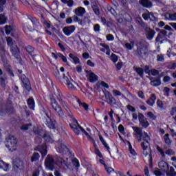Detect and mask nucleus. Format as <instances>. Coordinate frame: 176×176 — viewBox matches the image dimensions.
Listing matches in <instances>:
<instances>
[{
  "label": "nucleus",
  "instance_id": "774afa93",
  "mask_svg": "<svg viewBox=\"0 0 176 176\" xmlns=\"http://www.w3.org/2000/svg\"><path fill=\"white\" fill-rule=\"evenodd\" d=\"M149 14H150V18H149V20L151 21H156L157 20V18L156 16H155V14H153V12H149Z\"/></svg>",
  "mask_w": 176,
  "mask_h": 176
},
{
  "label": "nucleus",
  "instance_id": "72a5a7b5",
  "mask_svg": "<svg viewBox=\"0 0 176 176\" xmlns=\"http://www.w3.org/2000/svg\"><path fill=\"white\" fill-rule=\"evenodd\" d=\"M134 71L140 76V78H144V69L142 67H133Z\"/></svg>",
  "mask_w": 176,
  "mask_h": 176
},
{
  "label": "nucleus",
  "instance_id": "338daca9",
  "mask_svg": "<svg viewBox=\"0 0 176 176\" xmlns=\"http://www.w3.org/2000/svg\"><path fill=\"white\" fill-rule=\"evenodd\" d=\"M169 19L171 21H176V12L173 14H169Z\"/></svg>",
  "mask_w": 176,
  "mask_h": 176
},
{
  "label": "nucleus",
  "instance_id": "9b49d317",
  "mask_svg": "<svg viewBox=\"0 0 176 176\" xmlns=\"http://www.w3.org/2000/svg\"><path fill=\"white\" fill-rule=\"evenodd\" d=\"M38 14L41 17V21L43 20H44L43 25L46 27L45 29L46 34H47V35H50V36L53 35L52 32H50L49 30H47V28L49 29V28H52V24H50V23H49L47 21V20H45V16L43 15V14L42 12H39Z\"/></svg>",
  "mask_w": 176,
  "mask_h": 176
},
{
  "label": "nucleus",
  "instance_id": "e433bc0d",
  "mask_svg": "<svg viewBox=\"0 0 176 176\" xmlns=\"http://www.w3.org/2000/svg\"><path fill=\"white\" fill-rule=\"evenodd\" d=\"M166 173L167 176H176L175 170L173 166H170V170H168Z\"/></svg>",
  "mask_w": 176,
  "mask_h": 176
},
{
  "label": "nucleus",
  "instance_id": "2eb2a0df",
  "mask_svg": "<svg viewBox=\"0 0 176 176\" xmlns=\"http://www.w3.org/2000/svg\"><path fill=\"white\" fill-rule=\"evenodd\" d=\"M6 50L5 49V45H0V57L2 63H8V59L6 58Z\"/></svg>",
  "mask_w": 176,
  "mask_h": 176
},
{
  "label": "nucleus",
  "instance_id": "b1692460",
  "mask_svg": "<svg viewBox=\"0 0 176 176\" xmlns=\"http://www.w3.org/2000/svg\"><path fill=\"white\" fill-rule=\"evenodd\" d=\"M27 104L30 109H32V111H35V100H34V98H29L27 100Z\"/></svg>",
  "mask_w": 176,
  "mask_h": 176
},
{
  "label": "nucleus",
  "instance_id": "680f3d73",
  "mask_svg": "<svg viewBox=\"0 0 176 176\" xmlns=\"http://www.w3.org/2000/svg\"><path fill=\"white\" fill-rule=\"evenodd\" d=\"M157 151L160 153L162 157H166V153H164V151H163L160 146H157Z\"/></svg>",
  "mask_w": 176,
  "mask_h": 176
},
{
  "label": "nucleus",
  "instance_id": "603ef678",
  "mask_svg": "<svg viewBox=\"0 0 176 176\" xmlns=\"http://www.w3.org/2000/svg\"><path fill=\"white\" fill-rule=\"evenodd\" d=\"M32 126V124H25L21 126V130H23L24 131H27V130H29L30 127Z\"/></svg>",
  "mask_w": 176,
  "mask_h": 176
},
{
  "label": "nucleus",
  "instance_id": "e2e57ef3",
  "mask_svg": "<svg viewBox=\"0 0 176 176\" xmlns=\"http://www.w3.org/2000/svg\"><path fill=\"white\" fill-rule=\"evenodd\" d=\"M150 74H151V75L153 76H157V75H159V70H157L156 69H152L150 72Z\"/></svg>",
  "mask_w": 176,
  "mask_h": 176
},
{
  "label": "nucleus",
  "instance_id": "c756f323",
  "mask_svg": "<svg viewBox=\"0 0 176 176\" xmlns=\"http://www.w3.org/2000/svg\"><path fill=\"white\" fill-rule=\"evenodd\" d=\"M72 163L74 168H76L78 171V170H79V168L80 167V162H79V160H78V158L76 157H74L72 160Z\"/></svg>",
  "mask_w": 176,
  "mask_h": 176
},
{
  "label": "nucleus",
  "instance_id": "f03ea898",
  "mask_svg": "<svg viewBox=\"0 0 176 176\" xmlns=\"http://www.w3.org/2000/svg\"><path fill=\"white\" fill-rule=\"evenodd\" d=\"M137 23L139 25H141L142 28H145V35L148 41H152L156 34V32L153 29L146 27V23L142 21V18L141 17H138Z\"/></svg>",
  "mask_w": 176,
  "mask_h": 176
},
{
  "label": "nucleus",
  "instance_id": "ddd939ff",
  "mask_svg": "<svg viewBox=\"0 0 176 176\" xmlns=\"http://www.w3.org/2000/svg\"><path fill=\"white\" fill-rule=\"evenodd\" d=\"M45 115L47 118L45 122L46 126H47L49 129H51V130H54V129H56V120H52V118L49 116L48 113Z\"/></svg>",
  "mask_w": 176,
  "mask_h": 176
},
{
  "label": "nucleus",
  "instance_id": "052dcab7",
  "mask_svg": "<svg viewBox=\"0 0 176 176\" xmlns=\"http://www.w3.org/2000/svg\"><path fill=\"white\" fill-rule=\"evenodd\" d=\"M150 12L148 11V13H143L142 15V17L144 19V20H145V21H148V20H149L150 19V14H149Z\"/></svg>",
  "mask_w": 176,
  "mask_h": 176
},
{
  "label": "nucleus",
  "instance_id": "aec40b11",
  "mask_svg": "<svg viewBox=\"0 0 176 176\" xmlns=\"http://www.w3.org/2000/svg\"><path fill=\"white\" fill-rule=\"evenodd\" d=\"M139 3L143 6V8H152L153 6V4L152 3V1L150 0H140Z\"/></svg>",
  "mask_w": 176,
  "mask_h": 176
},
{
  "label": "nucleus",
  "instance_id": "ea45409f",
  "mask_svg": "<svg viewBox=\"0 0 176 176\" xmlns=\"http://www.w3.org/2000/svg\"><path fill=\"white\" fill-rule=\"evenodd\" d=\"M56 162L57 164H60V166H67V162L61 157H57Z\"/></svg>",
  "mask_w": 176,
  "mask_h": 176
},
{
  "label": "nucleus",
  "instance_id": "f3484780",
  "mask_svg": "<svg viewBox=\"0 0 176 176\" xmlns=\"http://www.w3.org/2000/svg\"><path fill=\"white\" fill-rule=\"evenodd\" d=\"M52 137H53V134H52V133L45 132L43 136V138L47 144H53V142H54V140H53V138Z\"/></svg>",
  "mask_w": 176,
  "mask_h": 176
},
{
  "label": "nucleus",
  "instance_id": "a18cd8bd",
  "mask_svg": "<svg viewBox=\"0 0 176 176\" xmlns=\"http://www.w3.org/2000/svg\"><path fill=\"white\" fill-rule=\"evenodd\" d=\"M76 126L79 131V134H80V131H82V133H83V134L85 135L87 133V131H86V130H85V129L79 124V122H78V124H76Z\"/></svg>",
  "mask_w": 176,
  "mask_h": 176
},
{
  "label": "nucleus",
  "instance_id": "bf43d9fd",
  "mask_svg": "<svg viewBox=\"0 0 176 176\" xmlns=\"http://www.w3.org/2000/svg\"><path fill=\"white\" fill-rule=\"evenodd\" d=\"M107 10L113 16H116V10H115L113 8L111 7V6L107 7Z\"/></svg>",
  "mask_w": 176,
  "mask_h": 176
},
{
  "label": "nucleus",
  "instance_id": "1a4fd4ad",
  "mask_svg": "<svg viewBox=\"0 0 176 176\" xmlns=\"http://www.w3.org/2000/svg\"><path fill=\"white\" fill-rule=\"evenodd\" d=\"M57 164V162L54 161V157L52 155H48L45 160V166L46 168H48L50 171H54V166Z\"/></svg>",
  "mask_w": 176,
  "mask_h": 176
},
{
  "label": "nucleus",
  "instance_id": "f8f14e48",
  "mask_svg": "<svg viewBox=\"0 0 176 176\" xmlns=\"http://www.w3.org/2000/svg\"><path fill=\"white\" fill-rule=\"evenodd\" d=\"M76 30V27L75 25H72L70 26H65L63 28V34L66 35V36H70L72 34H74L75 32V30Z\"/></svg>",
  "mask_w": 176,
  "mask_h": 176
},
{
  "label": "nucleus",
  "instance_id": "09e8293b",
  "mask_svg": "<svg viewBox=\"0 0 176 176\" xmlns=\"http://www.w3.org/2000/svg\"><path fill=\"white\" fill-rule=\"evenodd\" d=\"M58 56L60 58H61V60H62V61H63V63H65V64H68V60L67 59V57H65V56H64V54H61L60 52H58Z\"/></svg>",
  "mask_w": 176,
  "mask_h": 176
},
{
  "label": "nucleus",
  "instance_id": "69168bd1",
  "mask_svg": "<svg viewBox=\"0 0 176 176\" xmlns=\"http://www.w3.org/2000/svg\"><path fill=\"white\" fill-rule=\"evenodd\" d=\"M126 108L128 109V111H129L130 112H135V107L131 106V104H128L126 105Z\"/></svg>",
  "mask_w": 176,
  "mask_h": 176
},
{
  "label": "nucleus",
  "instance_id": "13d9d810",
  "mask_svg": "<svg viewBox=\"0 0 176 176\" xmlns=\"http://www.w3.org/2000/svg\"><path fill=\"white\" fill-rule=\"evenodd\" d=\"M33 28H38L41 25L39 21L36 18V20L34 22H32Z\"/></svg>",
  "mask_w": 176,
  "mask_h": 176
},
{
  "label": "nucleus",
  "instance_id": "39448f33",
  "mask_svg": "<svg viewBox=\"0 0 176 176\" xmlns=\"http://www.w3.org/2000/svg\"><path fill=\"white\" fill-rule=\"evenodd\" d=\"M49 100L51 102V106L52 107V109L58 113V116L60 118H64L65 114L64 111H63V109H61V106L59 105L58 102L56 100V98H54V95L51 94L49 96Z\"/></svg>",
  "mask_w": 176,
  "mask_h": 176
},
{
  "label": "nucleus",
  "instance_id": "4be33fe9",
  "mask_svg": "<svg viewBox=\"0 0 176 176\" xmlns=\"http://www.w3.org/2000/svg\"><path fill=\"white\" fill-rule=\"evenodd\" d=\"M148 78L151 80L150 82V85L154 87H157V86H160V85H162V80H160V78H158L156 80H153V78L152 77H148Z\"/></svg>",
  "mask_w": 176,
  "mask_h": 176
},
{
  "label": "nucleus",
  "instance_id": "4468645a",
  "mask_svg": "<svg viewBox=\"0 0 176 176\" xmlns=\"http://www.w3.org/2000/svg\"><path fill=\"white\" fill-rule=\"evenodd\" d=\"M155 30L156 31L160 32L155 38V42L157 43L160 42V43H163V41H160V39H163L164 36H167V31H166L165 30H160L159 28H156Z\"/></svg>",
  "mask_w": 176,
  "mask_h": 176
},
{
  "label": "nucleus",
  "instance_id": "3c124183",
  "mask_svg": "<svg viewBox=\"0 0 176 176\" xmlns=\"http://www.w3.org/2000/svg\"><path fill=\"white\" fill-rule=\"evenodd\" d=\"M6 112L7 113H9L10 115H12V113H14V107L13 106H11L10 107L6 108Z\"/></svg>",
  "mask_w": 176,
  "mask_h": 176
},
{
  "label": "nucleus",
  "instance_id": "4d7b16f0",
  "mask_svg": "<svg viewBox=\"0 0 176 176\" xmlns=\"http://www.w3.org/2000/svg\"><path fill=\"white\" fill-rule=\"evenodd\" d=\"M131 43H132V45L129 43L125 44V47L128 49V50H133V47H134V42L131 41Z\"/></svg>",
  "mask_w": 176,
  "mask_h": 176
},
{
  "label": "nucleus",
  "instance_id": "20e7f679",
  "mask_svg": "<svg viewBox=\"0 0 176 176\" xmlns=\"http://www.w3.org/2000/svg\"><path fill=\"white\" fill-rule=\"evenodd\" d=\"M64 109L66 111L67 116L69 117L73 122V123L69 124L70 128L74 131V133L76 134V135H79V129H78V127L76 126V124H78V120L74 117V114L68 106L65 105Z\"/></svg>",
  "mask_w": 176,
  "mask_h": 176
},
{
  "label": "nucleus",
  "instance_id": "0eeeda50",
  "mask_svg": "<svg viewBox=\"0 0 176 176\" xmlns=\"http://www.w3.org/2000/svg\"><path fill=\"white\" fill-rule=\"evenodd\" d=\"M7 141L6 142V146L9 149L10 152H14L16 151L17 148V139L14 138V136H11L8 138Z\"/></svg>",
  "mask_w": 176,
  "mask_h": 176
},
{
  "label": "nucleus",
  "instance_id": "6e6d98bb",
  "mask_svg": "<svg viewBox=\"0 0 176 176\" xmlns=\"http://www.w3.org/2000/svg\"><path fill=\"white\" fill-rule=\"evenodd\" d=\"M6 41H7L8 45L10 46V47L14 45V44H13V38H12V37L10 36L8 37Z\"/></svg>",
  "mask_w": 176,
  "mask_h": 176
},
{
  "label": "nucleus",
  "instance_id": "a19ab883",
  "mask_svg": "<svg viewBox=\"0 0 176 176\" xmlns=\"http://www.w3.org/2000/svg\"><path fill=\"white\" fill-rule=\"evenodd\" d=\"M8 23V19L5 15L0 14V25H3V24H6Z\"/></svg>",
  "mask_w": 176,
  "mask_h": 176
},
{
  "label": "nucleus",
  "instance_id": "8fccbe9b",
  "mask_svg": "<svg viewBox=\"0 0 176 176\" xmlns=\"http://www.w3.org/2000/svg\"><path fill=\"white\" fill-rule=\"evenodd\" d=\"M5 5H6V0H0V13L3 12V9H5Z\"/></svg>",
  "mask_w": 176,
  "mask_h": 176
},
{
  "label": "nucleus",
  "instance_id": "c03bdc74",
  "mask_svg": "<svg viewBox=\"0 0 176 176\" xmlns=\"http://www.w3.org/2000/svg\"><path fill=\"white\" fill-rule=\"evenodd\" d=\"M13 31V27L10 25H6L5 32L6 35H10V33Z\"/></svg>",
  "mask_w": 176,
  "mask_h": 176
},
{
  "label": "nucleus",
  "instance_id": "79ce46f5",
  "mask_svg": "<svg viewBox=\"0 0 176 176\" xmlns=\"http://www.w3.org/2000/svg\"><path fill=\"white\" fill-rule=\"evenodd\" d=\"M23 31L25 33L31 32V31H32V27H31V25H30L23 24Z\"/></svg>",
  "mask_w": 176,
  "mask_h": 176
},
{
  "label": "nucleus",
  "instance_id": "bb28decb",
  "mask_svg": "<svg viewBox=\"0 0 176 176\" xmlns=\"http://www.w3.org/2000/svg\"><path fill=\"white\" fill-rule=\"evenodd\" d=\"M25 49H26V52L30 54V56H31L32 58H33L34 60L35 58V56H36L34 54L35 48H34V47L31 45H28L26 46Z\"/></svg>",
  "mask_w": 176,
  "mask_h": 176
},
{
  "label": "nucleus",
  "instance_id": "c9c22d12",
  "mask_svg": "<svg viewBox=\"0 0 176 176\" xmlns=\"http://www.w3.org/2000/svg\"><path fill=\"white\" fill-rule=\"evenodd\" d=\"M94 151H95V155H96L97 156L100 157V159H102V157H104L102 156L101 151H100V149H98V148H97V144L95 142H94Z\"/></svg>",
  "mask_w": 176,
  "mask_h": 176
},
{
  "label": "nucleus",
  "instance_id": "7ed1b4c3",
  "mask_svg": "<svg viewBox=\"0 0 176 176\" xmlns=\"http://www.w3.org/2000/svg\"><path fill=\"white\" fill-rule=\"evenodd\" d=\"M55 149L58 153H61L62 155H67L70 157H74L75 153L72 152V150L69 149L68 146L62 142H57L55 146Z\"/></svg>",
  "mask_w": 176,
  "mask_h": 176
},
{
  "label": "nucleus",
  "instance_id": "5701e85b",
  "mask_svg": "<svg viewBox=\"0 0 176 176\" xmlns=\"http://www.w3.org/2000/svg\"><path fill=\"white\" fill-rule=\"evenodd\" d=\"M146 102L150 107H153V105H155V102H156V95L155 94H152L149 99L146 100Z\"/></svg>",
  "mask_w": 176,
  "mask_h": 176
},
{
  "label": "nucleus",
  "instance_id": "f704fd0d",
  "mask_svg": "<svg viewBox=\"0 0 176 176\" xmlns=\"http://www.w3.org/2000/svg\"><path fill=\"white\" fill-rule=\"evenodd\" d=\"M112 93H113L114 97H118V96H121L122 98H124V100H126L127 98H126V96L122 94L120 91H119V90L113 89L112 91Z\"/></svg>",
  "mask_w": 176,
  "mask_h": 176
},
{
  "label": "nucleus",
  "instance_id": "412c9836",
  "mask_svg": "<svg viewBox=\"0 0 176 176\" xmlns=\"http://www.w3.org/2000/svg\"><path fill=\"white\" fill-rule=\"evenodd\" d=\"M98 137H99L100 141L101 142V143L102 144L105 149H107V151H108L109 153H111V148L109 147V146L108 145V143H107V142L105 141V139H104V137H102L101 133L98 134Z\"/></svg>",
  "mask_w": 176,
  "mask_h": 176
},
{
  "label": "nucleus",
  "instance_id": "cd10ccee",
  "mask_svg": "<svg viewBox=\"0 0 176 176\" xmlns=\"http://www.w3.org/2000/svg\"><path fill=\"white\" fill-rule=\"evenodd\" d=\"M91 8L96 16H100V7H98V5L96 3H91Z\"/></svg>",
  "mask_w": 176,
  "mask_h": 176
},
{
  "label": "nucleus",
  "instance_id": "a211bd4d",
  "mask_svg": "<svg viewBox=\"0 0 176 176\" xmlns=\"http://www.w3.org/2000/svg\"><path fill=\"white\" fill-rule=\"evenodd\" d=\"M10 52L13 56L15 57V58H19V56L20 54V48L17 45H12L10 47Z\"/></svg>",
  "mask_w": 176,
  "mask_h": 176
},
{
  "label": "nucleus",
  "instance_id": "f257e3e1",
  "mask_svg": "<svg viewBox=\"0 0 176 176\" xmlns=\"http://www.w3.org/2000/svg\"><path fill=\"white\" fill-rule=\"evenodd\" d=\"M134 135H136V138L138 140V142H141L143 141V142L141 143V148L143 151V155L144 156H150L149 160V167L150 168H152L153 167V162L152 160V150L151 148L148 150V145H149V141H151V137L146 132L142 133V129L138 127V126H133L132 127Z\"/></svg>",
  "mask_w": 176,
  "mask_h": 176
},
{
  "label": "nucleus",
  "instance_id": "2f4dec72",
  "mask_svg": "<svg viewBox=\"0 0 176 176\" xmlns=\"http://www.w3.org/2000/svg\"><path fill=\"white\" fill-rule=\"evenodd\" d=\"M89 80L91 83H94V82H97V80H98V76L96 75V74L91 72L89 74Z\"/></svg>",
  "mask_w": 176,
  "mask_h": 176
},
{
  "label": "nucleus",
  "instance_id": "9d476101",
  "mask_svg": "<svg viewBox=\"0 0 176 176\" xmlns=\"http://www.w3.org/2000/svg\"><path fill=\"white\" fill-rule=\"evenodd\" d=\"M138 120L140 125L142 126L143 129H148L151 124L149 122H148V119L145 118V116H144L142 113H138Z\"/></svg>",
  "mask_w": 176,
  "mask_h": 176
},
{
  "label": "nucleus",
  "instance_id": "37998d69",
  "mask_svg": "<svg viewBox=\"0 0 176 176\" xmlns=\"http://www.w3.org/2000/svg\"><path fill=\"white\" fill-rule=\"evenodd\" d=\"M14 166L16 168H19V170H21L22 168H24V162L23 161L16 162L14 164Z\"/></svg>",
  "mask_w": 176,
  "mask_h": 176
},
{
  "label": "nucleus",
  "instance_id": "c85d7f7f",
  "mask_svg": "<svg viewBox=\"0 0 176 176\" xmlns=\"http://www.w3.org/2000/svg\"><path fill=\"white\" fill-rule=\"evenodd\" d=\"M55 96L57 100L60 102L63 100H64V95H63V92L58 89H56L55 92Z\"/></svg>",
  "mask_w": 176,
  "mask_h": 176
},
{
  "label": "nucleus",
  "instance_id": "6ab92c4d",
  "mask_svg": "<svg viewBox=\"0 0 176 176\" xmlns=\"http://www.w3.org/2000/svg\"><path fill=\"white\" fill-rule=\"evenodd\" d=\"M86 13V9L83 7H78L75 9L74 14L78 16V17H83V15Z\"/></svg>",
  "mask_w": 176,
  "mask_h": 176
},
{
  "label": "nucleus",
  "instance_id": "49530a36",
  "mask_svg": "<svg viewBox=\"0 0 176 176\" xmlns=\"http://www.w3.org/2000/svg\"><path fill=\"white\" fill-rule=\"evenodd\" d=\"M110 58L114 64L118 63V60H119V57L115 54H111Z\"/></svg>",
  "mask_w": 176,
  "mask_h": 176
},
{
  "label": "nucleus",
  "instance_id": "dca6fc26",
  "mask_svg": "<svg viewBox=\"0 0 176 176\" xmlns=\"http://www.w3.org/2000/svg\"><path fill=\"white\" fill-rule=\"evenodd\" d=\"M158 167L163 171L164 173H166V171H168L170 169V166L168 165V163H167L165 161H161L158 163Z\"/></svg>",
  "mask_w": 176,
  "mask_h": 176
},
{
  "label": "nucleus",
  "instance_id": "58836bf2",
  "mask_svg": "<svg viewBox=\"0 0 176 176\" xmlns=\"http://www.w3.org/2000/svg\"><path fill=\"white\" fill-rule=\"evenodd\" d=\"M39 157H41L39 153H34L31 158L32 163H34V162H38V160H39Z\"/></svg>",
  "mask_w": 176,
  "mask_h": 176
},
{
  "label": "nucleus",
  "instance_id": "de8ad7c7",
  "mask_svg": "<svg viewBox=\"0 0 176 176\" xmlns=\"http://www.w3.org/2000/svg\"><path fill=\"white\" fill-rule=\"evenodd\" d=\"M157 61L158 63H164V54H160L157 55Z\"/></svg>",
  "mask_w": 176,
  "mask_h": 176
},
{
  "label": "nucleus",
  "instance_id": "4c0bfd02",
  "mask_svg": "<svg viewBox=\"0 0 176 176\" xmlns=\"http://www.w3.org/2000/svg\"><path fill=\"white\" fill-rule=\"evenodd\" d=\"M78 104L80 107H82L84 108L85 111H89V104L86 102H82L79 99L77 100Z\"/></svg>",
  "mask_w": 176,
  "mask_h": 176
},
{
  "label": "nucleus",
  "instance_id": "393cba45",
  "mask_svg": "<svg viewBox=\"0 0 176 176\" xmlns=\"http://www.w3.org/2000/svg\"><path fill=\"white\" fill-rule=\"evenodd\" d=\"M69 57L71 58V60H73L74 64H75V65H78V64H82V63L80 62V59L79 58V57L75 56V54H74L73 53H70L69 54Z\"/></svg>",
  "mask_w": 176,
  "mask_h": 176
},
{
  "label": "nucleus",
  "instance_id": "473e14b6",
  "mask_svg": "<svg viewBox=\"0 0 176 176\" xmlns=\"http://www.w3.org/2000/svg\"><path fill=\"white\" fill-rule=\"evenodd\" d=\"M164 141L166 145H168V146H170L171 144H173V141L170 139V134L166 133L164 135Z\"/></svg>",
  "mask_w": 176,
  "mask_h": 176
},
{
  "label": "nucleus",
  "instance_id": "6e6552de",
  "mask_svg": "<svg viewBox=\"0 0 176 176\" xmlns=\"http://www.w3.org/2000/svg\"><path fill=\"white\" fill-rule=\"evenodd\" d=\"M105 98L107 104L110 105L111 107H113V108H118V107H120V102L118 101L111 94V92L107 91L105 94Z\"/></svg>",
  "mask_w": 176,
  "mask_h": 176
},
{
  "label": "nucleus",
  "instance_id": "864d4df0",
  "mask_svg": "<svg viewBox=\"0 0 176 176\" xmlns=\"http://www.w3.org/2000/svg\"><path fill=\"white\" fill-rule=\"evenodd\" d=\"M157 107H158V108L160 109H164V104H163V101L160 100V99L157 100Z\"/></svg>",
  "mask_w": 176,
  "mask_h": 176
},
{
  "label": "nucleus",
  "instance_id": "7c9ffc66",
  "mask_svg": "<svg viewBox=\"0 0 176 176\" xmlns=\"http://www.w3.org/2000/svg\"><path fill=\"white\" fill-rule=\"evenodd\" d=\"M0 169L3 171H9V164H6L3 160H0Z\"/></svg>",
  "mask_w": 176,
  "mask_h": 176
},
{
  "label": "nucleus",
  "instance_id": "423d86ee",
  "mask_svg": "<svg viewBox=\"0 0 176 176\" xmlns=\"http://www.w3.org/2000/svg\"><path fill=\"white\" fill-rule=\"evenodd\" d=\"M20 79L23 89H25L26 91L30 93L32 90V87H31V81H30V78H28L25 74H21Z\"/></svg>",
  "mask_w": 176,
  "mask_h": 176
},
{
  "label": "nucleus",
  "instance_id": "0e129e2a",
  "mask_svg": "<svg viewBox=\"0 0 176 176\" xmlns=\"http://www.w3.org/2000/svg\"><path fill=\"white\" fill-rule=\"evenodd\" d=\"M104 168L107 174H111V173H113V171H115V169H113L112 167H108L107 165L104 166Z\"/></svg>",
  "mask_w": 176,
  "mask_h": 176
},
{
  "label": "nucleus",
  "instance_id": "5fc2aeb1",
  "mask_svg": "<svg viewBox=\"0 0 176 176\" xmlns=\"http://www.w3.org/2000/svg\"><path fill=\"white\" fill-rule=\"evenodd\" d=\"M142 52H144V47H138V50H136L137 56H140V57H141L142 56Z\"/></svg>",
  "mask_w": 176,
  "mask_h": 176
},
{
  "label": "nucleus",
  "instance_id": "a878e982",
  "mask_svg": "<svg viewBox=\"0 0 176 176\" xmlns=\"http://www.w3.org/2000/svg\"><path fill=\"white\" fill-rule=\"evenodd\" d=\"M63 79L67 81V86L68 89H70V90H76V87L74 85L71 81H69V78H68L65 74H63Z\"/></svg>",
  "mask_w": 176,
  "mask_h": 176
}]
</instances>
